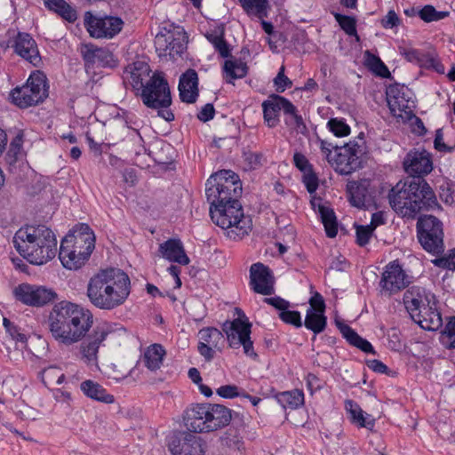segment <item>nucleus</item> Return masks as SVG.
Listing matches in <instances>:
<instances>
[{"instance_id":"nucleus-1","label":"nucleus","mask_w":455,"mask_h":455,"mask_svg":"<svg viewBox=\"0 0 455 455\" xmlns=\"http://www.w3.org/2000/svg\"><path fill=\"white\" fill-rule=\"evenodd\" d=\"M92 323L93 315L89 309L68 300L55 303L48 316L52 338L67 346L80 341Z\"/></svg>"},{"instance_id":"nucleus-2","label":"nucleus","mask_w":455,"mask_h":455,"mask_svg":"<svg viewBox=\"0 0 455 455\" xmlns=\"http://www.w3.org/2000/svg\"><path fill=\"white\" fill-rule=\"evenodd\" d=\"M388 200L393 210L406 219H415L421 211L441 208L434 190L422 179L398 182L389 191Z\"/></svg>"},{"instance_id":"nucleus-3","label":"nucleus","mask_w":455,"mask_h":455,"mask_svg":"<svg viewBox=\"0 0 455 455\" xmlns=\"http://www.w3.org/2000/svg\"><path fill=\"white\" fill-rule=\"evenodd\" d=\"M403 302L411 319L422 329L434 331L442 327L437 300L431 291L420 286H411L403 293Z\"/></svg>"},{"instance_id":"nucleus-4","label":"nucleus","mask_w":455,"mask_h":455,"mask_svg":"<svg viewBox=\"0 0 455 455\" xmlns=\"http://www.w3.org/2000/svg\"><path fill=\"white\" fill-rule=\"evenodd\" d=\"M231 411L220 404H196L185 411L184 423L194 433H209L228 425Z\"/></svg>"},{"instance_id":"nucleus-5","label":"nucleus","mask_w":455,"mask_h":455,"mask_svg":"<svg viewBox=\"0 0 455 455\" xmlns=\"http://www.w3.org/2000/svg\"><path fill=\"white\" fill-rule=\"evenodd\" d=\"M210 215L212 221L224 229L230 239H242L251 230V220L244 214L239 201L210 206Z\"/></svg>"},{"instance_id":"nucleus-6","label":"nucleus","mask_w":455,"mask_h":455,"mask_svg":"<svg viewBox=\"0 0 455 455\" xmlns=\"http://www.w3.org/2000/svg\"><path fill=\"white\" fill-rule=\"evenodd\" d=\"M205 194L211 206L239 201L242 185L238 175L230 170H221L212 174L207 180Z\"/></svg>"},{"instance_id":"nucleus-7","label":"nucleus","mask_w":455,"mask_h":455,"mask_svg":"<svg viewBox=\"0 0 455 455\" xmlns=\"http://www.w3.org/2000/svg\"><path fill=\"white\" fill-rule=\"evenodd\" d=\"M319 147L330 164L342 174L355 172L361 166L363 146L351 141L344 147L333 146L327 140L318 139Z\"/></svg>"},{"instance_id":"nucleus-8","label":"nucleus","mask_w":455,"mask_h":455,"mask_svg":"<svg viewBox=\"0 0 455 455\" xmlns=\"http://www.w3.org/2000/svg\"><path fill=\"white\" fill-rule=\"evenodd\" d=\"M114 280V267L100 269L91 277L87 296L90 301L101 309H111L114 307V286L109 283Z\"/></svg>"},{"instance_id":"nucleus-9","label":"nucleus","mask_w":455,"mask_h":455,"mask_svg":"<svg viewBox=\"0 0 455 455\" xmlns=\"http://www.w3.org/2000/svg\"><path fill=\"white\" fill-rule=\"evenodd\" d=\"M418 238L427 251L439 254L443 251V222L433 215H424L417 222Z\"/></svg>"},{"instance_id":"nucleus-10","label":"nucleus","mask_w":455,"mask_h":455,"mask_svg":"<svg viewBox=\"0 0 455 455\" xmlns=\"http://www.w3.org/2000/svg\"><path fill=\"white\" fill-rule=\"evenodd\" d=\"M154 43L156 51L160 57L169 56L172 59H175L184 52L187 36L182 28L170 25L169 27L160 28Z\"/></svg>"},{"instance_id":"nucleus-11","label":"nucleus","mask_w":455,"mask_h":455,"mask_svg":"<svg viewBox=\"0 0 455 455\" xmlns=\"http://www.w3.org/2000/svg\"><path fill=\"white\" fill-rule=\"evenodd\" d=\"M142 102L150 108H168L172 103L167 81L161 73H154L140 90Z\"/></svg>"},{"instance_id":"nucleus-12","label":"nucleus","mask_w":455,"mask_h":455,"mask_svg":"<svg viewBox=\"0 0 455 455\" xmlns=\"http://www.w3.org/2000/svg\"><path fill=\"white\" fill-rule=\"evenodd\" d=\"M243 317H238L232 322H226L223 325V331L227 335L230 347L239 348L242 346L243 353L247 356L256 359L258 355L254 351L250 336L251 325L244 315Z\"/></svg>"},{"instance_id":"nucleus-13","label":"nucleus","mask_w":455,"mask_h":455,"mask_svg":"<svg viewBox=\"0 0 455 455\" xmlns=\"http://www.w3.org/2000/svg\"><path fill=\"white\" fill-rule=\"evenodd\" d=\"M386 94L391 114L403 122L411 121L415 108L411 90L403 85L393 84L387 89Z\"/></svg>"},{"instance_id":"nucleus-14","label":"nucleus","mask_w":455,"mask_h":455,"mask_svg":"<svg viewBox=\"0 0 455 455\" xmlns=\"http://www.w3.org/2000/svg\"><path fill=\"white\" fill-rule=\"evenodd\" d=\"M39 230L43 238L36 245L20 254L29 264L42 266L55 258L57 252V239L53 231L48 227H42Z\"/></svg>"},{"instance_id":"nucleus-15","label":"nucleus","mask_w":455,"mask_h":455,"mask_svg":"<svg viewBox=\"0 0 455 455\" xmlns=\"http://www.w3.org/2000/svg\"><path fill=\"white\" fill-rule=\"evenodd\" d=\"M13 293L17 300L24 305L36 307H44L58 298L57 292L52 288L26 283L19 284Z\"/></svg>"},{"instance_id":"nucleus-16","label":"nucleus","mask_w":455,"mask_h":455,"mask_svg":"<svg viewBox=\"0 0 455 455\" xmlns=\"http://www.w3.org/2000/svg\"><path fill=\"white\" fill-rule=\"evenodd\" d=\"M410 283L409 276L396 261L387 264L379 281L380 294L391 297L398 293Z\"/></svg>"},{"instance_id":"nucleus-17","label":"nucleus","mask_w":455,"mask_h":455,"mask_svg":"<svg viewBox=\"0 0 455 455\" xmlns=\"http://www.w3.org/2000/svg\"><path fill=\"white\" fill-rule=\"evenodd\" d=\"M191 432H182L172 437L168 443L172 455H204V442Z\"/></svg>"},{"instance_id":"nucleus-18","label":"nucleus","mask_w":455,"mask_h":455,"mask_svg":"<svg viewBox=\"0 0 455 455\" xmlns=\"http://www.w3.org/2000/svg\"><path fill=\"white\" fill-rule=\"evenodd\" d=\"M399 52L404 59L420 68L433 69L439 74H443L445 68L440 62L435 49L419 50L412 47L400 46Z\"/></svg>"},{"instance_id":"nucleus-19","label":"nucleus","mask_w":455,"mask_h":455,"mask_svg":"<svg viewBox=\"0 0 455 455\" xmlns=\"http://www.w3.org/2000/svg\"><path fill=\"white\" fill-rule=\"evenodd\" d=\"M198 337V352L208 362L212 360L215 351H220L225 344V338L217 328H204L199 331Z\"/></svg>"},{"instance_id":"nucleus-20","label":"nucleus","mask_w":455,"mask_h":455,"mask_svg":"<svg viewBox=\"0 0 455 455\" xmlns=\"http://www.w3.org/2000/svg\"><path fill=\"white\" fill-rule=\"evenodd\" d=\"M70 234H67L60 241L59 259L62 266L69 270H77L85 264L91 255L85 254L84 250L72 246L70 243Z\"/></svg>"},{"instance_id":"nucleus-21","label":"nucleus","mask_w":455,"mask_h":455,"mask_svg":"<svg viewBox=\"0 0 455 455\" xmlns=\"http://www.w3.org/2000/svg\"><path fill=\"white\" fill-rule=\"evenodd\" d=\"M84 26L91 37H114V15L112 12L106 17H97L91 11L85 12Z\"/></svg>"},{"instance_id":"nucleus-22","label":"nucleus","mask_w":455,"mask_h":455,"mask_svg":"<svg viewBox=\"0 0 455 455\" xmlns=\"http://www.w3.org/2000/svg\"><path fill=\"white\" fill-rule=\"evenodd\" d=\"M250 279L255 292L263 295H270L274 292V277L271 270L264 264L258 262L251 266Z\"/></svg>"},{"instance_id":"nucleus-23","label":"nucleus","mask_w":455,"mask_h":455,"mask_svg":"<svg viewBox=\"0 0 455 455\" xmlns=\"http://www.w3.org/2000/svg\"><path fill=\"white\" fill-rule=\"evenodd\" d=\"M14 52L31 63L34 67H39L41 56L36 40L29 33L18 32L13 44Z\"/></svg>"},{"instance_id":"nucleus-24","label":"nucleus","mask_w":455,"mask_h":455,"mask_svg":"<svg viewBox=\"0 0 455 455\" xmlns=\"http://www.w3.org/2000/svg\"><path fill=\"white\" fill-rule=\"evenodd\" d=\"M108 331L103 326H96L92 332L86 333L81 339L80 352L82 357L88 364H91L97 359V353L100 343L105 340Z\"/></svg>"},{"instance_id":"nucleus-25","label":"nucleus","mask_w":455,"mask_h":455,"mask_svg":"<svg viewBox=\"0 0 455 455\" xmlns=\"http://www.w3.org/2000/svg\"><path fill=\"white\" fill-rule=\"evenodd\" d=\"M67 234L71 235L69 244L84 250L87 255H92L95 248L96 238L93 230L87 223H76Z\"/></svg>"},{"instance_id":"nucleus-26","label":"nucleus","mask_w":455,"mask_h":455,"mask_svg":"<svg viewBox=\"0 0 455 455\" xmlns=\"http://www.w3.org/2000/svg\"><path fill=\"white\" fill-rule=\"evenodd\" d=\"M403 167L411 176L427 175L433 169L430 155L426 150L410 151L403 161Z\"/></svg>"},{"instance_id":"nucleus-27","label":"nucleus","mask_w":455,"mask_h":455,"mask_svg":"<svg viewBox=\"0 0 455 455\" xmlns=\"http://www.w3.org/2000/svg\"><path fill=\"white\" fill-rule=\"evenodd\" d=\"M81 54L84 61V65L87 67H110L114 65L111 62L114 61L113 53L106 48L98 47L92 43L83 44L81 46Z\"/></svg>"},{"instance_id":"nucleus-28","label":"nucleus","mask_w":455,"mask_h":455,"mask_svg":"<svg viewBox=\"0 0 455 455\" xmlns=\"http://www.w3.org/2000/svg\"><path fill=\"white\" fill-rule=\"evenodd\" d=\"M264 120L268 127H275L278 123V113L281 109L286 112H292L293 104L285 98L272 94L268 100L262 103Z\"/></svg>"},{"instance_id":"nucleus-29","label":"nucleus","mask_w":455,"mask_h":455,"mask_svg":"<svg viewBox=\"0 0 455 455\" xmlns=\"http://www.w3.org/2000/svg\"><path fill=\"white\" fill-rule=\"evenodd\" d=\"M150 67L144 61H135L128 65L123 73V81L125 86L131 85L133 90L140 91L144 86V81L150 76Z\"/></svg>"},{"instance_id":"nucleus-30","label":"nucleus","mask_w":455,"mask_h":455,"mask_svg":"<svg viewBox=\"0 0 455 455\" xmlns=\"http://www.w3.org/2000/svg\"><path fill=\"white\" fill-rule=\"evenodd\" d=\"M179 92L183 102L194 103L198 96V76L196 70L189 68L180 77Z\"/></svg>"},{"instance_id":"nucleus-31","label":"nucleus","mask_w":455,"mask_h":455,"mask_svg":"<svg viewBox=\"0 0 455 455\" xmlns=\"http://www.w3.org/2000/svg\"><path fill=\"white\" fill-rule=\"evenodd\" d=\"M24 84L25 88H28L33 100L39 97L42 99L43 103L48 98L50 85L44 71L39 69L33 70Z\"/></svg>"},{"instance_id":"nucleus-32","label":"nucleus","mask_w":455,"mask_h":455,"mask_svg":"<svg viewBox=\"0 0 455 455\" xmlns=\"http://www.w3.org/2000/svg\"><path fill=\"white\" fill-rule=\"evenodd\" d=\"M159 252L164 259L171 262H176L183 266L188 265L190 262L180 239H169L161 243Z\"/></svg>"},{"instance_id":"nucleus-33","label":"nucleus","mask_w":455,"mask_h":455,"mask_svg":"<svg viewBox=\"0 0 455 455\" xmlns=\"http://www.w3.org/2000/svg\"><path fill=\"white\" fill-rule=\"evenodd\" d=\"M345 409L348 414L350 421L359 427H365L367 429H372L375 425L374 419L365 414L361 407L352 400H347L345 402Z\"/></svg>"},{"instance_id":"nucleus-34","label":"nucleus","mask_w":455,"mask_h":455,"mask_svg":"<svg viewBox=\"0 0 455 455\" xmlns=\"http://www.w3.org/2000/svg\"><path fill=\"white\" fill-rule=\"evenodd\" d=\"M44 7L57 14L62 20L74 23L77 20V12L66 0H44Z\"/></svg>"},{"instance_id":"nucleus-35","label":"nucleus","mask_w":455,"mask_h":455,"mask_svg":"<svg viewBox=\"0 0 455 455\" xmlns=\"http://www.w3.org/2000/svg\"><path fill=\"white\" fill-rule=\"evenodd\" d=\"M80 388L87 397L92 400L105 403H114V395L108 394L101 385L92 379L83 381Z\"/></svg>"},{"instance_id":"nucleus-36","label":"nucleus","mask_w":455,"mask_h":455,"mask_svg":"<svg viewBox=\"0 0 455 455\" xmlns=\"http://www.w3.org/2000/svg\"><path fill=\"white\" fill-rule=\"evenodd\" d=\"M9 99L13 105L21 109L42 104L41 98L38 97L37 99L33 100L32 95L29 93L28 88H25V84L21 86H16L12 89L10 92Z\"/></svg>"},{"instance_id":"nucleus-37","label":"nucleus","mask_w":455,"mask_h":455,"mask_svg":"<svg viewBox=\"0 0 455 455\" xmlns=\"http://www.w3.org/2000/svg\"><path fill=\"white\" fill-rule=\"evenodd\" d=\"M165 350L160 344H152L148 346L142 356L141 362L150 371H154L158 370L163 364Z\"/></svg>"},{"instance_id":"nucleus-38","label":"nucleus","mask_w":455,"mask_h":455,"mask_svg":"<svg viewBox=\"0 0 455 455\" xmlns=\"http://www.w3.org/2000/svg\"><path fill=\"white\" fill-rule=\"evenodd\" d=\"M336 324L342 333L343 337L353 346L358 347L362 351L370 354H375L374 348L371 344L359 336L351 327L347 324L336 321Z\"/></svg>"},{"instance_id":"nucleus-39","label":"nucleus","mask_w":455,"mask_h":455,"mask_svg":"<svg viewBox=\"0 0 455 455\" xmlns=\"http://www.w3.org/2000/svg\"><path fill=\"white\" fill-rule=\"evenodd\" d=\"M225 80L227 83H233L235 79L244 77L248 72L247 64L238 59L227 60L223 66Z\"/></svg>"},{"instance_id":"nucleus-40","label":"nucleus","mask_w":455,"mask_h":455,"mask_svg":"<svg viewBox=\"0 0 455 455\" xmlns=\"http://www.w3.org/2000/svg\"><path fill=\"white\" fill-rule=\"evenodd\" d=\"M131 292V281L123 270H116V306L123 304Z\"/></svg>"},{"instance_id":"nucleus-41","label":"nucleus","mask_w":455,"mask_h":455,"mask_svg":"<svg viewBox=\"0 0 455 455\" xmlns=\"http://www.w3.org/2000/svg\"><path fill=\"white\" fill-rule=\"evenodd\" d=\"M304 325L307 330L313 331L315 335L319 334L323 332L327 326V317L324 313L307 310Z\"/></svg>"},{"instance_id":"nucleus-42","label":"nucleus","mask_w":455,"mask_h":455,"mask_svg":"<svg viewBox=\"0 0 455 455\" xmlns=\"http://www.w3.org/2000/svg\"><path fill=\"white\" fill-rule=\"evenodd\" d=\"M245 12L251 17L264 19L267 16V0H239Z\"/></svg>"},{"instance_id":"nucleus-43","label":"nucleus","mask_w":455,"mask_h":455,"mask_svg":"<svg viewBox=\"0 0 455 455\" xmlns=\"http://www.w3.org/2000/svg\"><path fill=\"white\" fill-rule=\"evenodd\" d=\"M276 400L284 409H296L304 403V394L299 389L282 392L276 395Z\"/></svg>"},{"instance_id":"nucleus-44","label":"nucleus","mask_w":455,"mask_h":455,"mask_svg":"<svg viewBox=\"0 0 455 455\" xmlns=\"http://www.w3.org/2000/svg\"><path fill=\"white\" fill-rule=\"evenodd\" d=\"M318 212L326 235L331 238L335 237L338 233V224L334 212L331 208L321 204H318Z\"/></svg>"},{"instance_id":"nucleus-45","label":"nucleus","mask_w":455,"mask_h":455,"mask_svg":"<svg viewBox=\"0 0 455 455\" xmlns=\"http://www.w3.org/2000/svg\"><path fill=\"white\" fill-rule=\"evenodd\" d=\"M350 202L354 206L361 208L365 205L367 190L363 184L353 182L349 184Z\"/></svg>"},{"instance_id":"nucleus-46","label":"nucleus","mask_w":455,"mask_h":455,"mask_svg":"<svg viewBox=\"0 0 455 455\" xmlns=\"http://www.w3.org/2000/svg\"><path fill=\"white\" fill-rule=\"evenodd\" d=\"M365 65L376 75L386 77L389 75V71L383 61L376 55L369 51L364 53Z\"/></svg>"},{"instance_id":"nucleus-47","label":"nucleus","mask_w":455,"mask_h":455,"mask_svg":"<svg viewBox=\"0 0 455 455\" xmlns=\"http://www.w3.org/2000/svg\"><path fill=\"white\" fill-rule=\"evenodd\" d=\"M419 16L425 22L437 21L446 18L448 12H438L432 5H426L418 12Z\"/></svg>"},{"instance_id":"nucleus-48","label":"nucleus","mask_w":455,"mask_h":455,"mask_svg":"<svg viewBox=\"0 0 455 455\" xmlns=\"http://www.w3.org/2000/svg\"><path fill=\"white\" fill-rule=\"evenodd\" d=\"M334 18L348 36H356V21L355 18L339 13H334Z\"/></svg>"},{"instance_id":"nucleus-49","label":"nucleus","mask_w":455,"mask_h":455,"mask_svg":"<svg viewBox=\"0 0 455 455\" xmlns=\"http://www.w3.org/2000/svg\"><path fill=\"white\" fill-rule=\"evenodd\" d=\"M327 126L330 131L337 137L347 136L350 133V127L343 120L331 118Z\"/></svg>"},{"instance_id":"nucleus-50","label":"nucleus","mask_w":455,"mask_h":455,"mask_svg":"<svg viewBox=\"0 0 455 455\" xmlns=\"http://www.w3.org/2000/svg\"><path fill=\"white\" fill-rule=\"evenodd\" d=\"M436 267L455 271V248L447 251L443 257L432 260Z\"/></svg>"},{"instance_id":"nucleus-51","label":"nucleus","mask_w":455,"mask_h":455,"mask_svg":"<svg viewBox=\"0 0 455 455\" xmlns=\"http://www.w3.org/2000/svg\"><path fill=\"white\" fill-rule=\"evenodd\" d=\"M289 116L287 124L295 129L298 132L303 133L306 132V124L300 116L297 114V109L293 105L292 112H286Z\"/></svg>"},{"instance_id":"nucleus-52","label":"nucleus","mask_w":455,"mask_h":455,"mask_svg":"<svg viewBox=\"0 0 455 455\" xmlns=\"http://www.w3.org/2000/svg\"><path fill=\"white\" fill-rule=\"evenodd\" d=\"M208 40L213 44L214 48L220 52L221 57H228L229 54V48L222 36L208 35Z\"/></svg>"},{"instance_id":"nucleus-53","label":"nucleus","mask_w":455,"mask_h":455,"mask_svg":"<svg viewBox=\"0 0 455 455\" xmlns=\"http://www.w3.org/2000/svg\"><path fill=\"white\" fill-rule=\"evenodd\" d=\"M279 317L286 323L292 324L296 327L302 326L301 316L298 311H291L287 308L279 313Z\"/></svg>"},{"instance_id":"nucleus-54","label":"nucleus","mask_w":455,"mask_h":455,"mask_svg":"<svg viewBox=\"0 0 455 455\" xmlns=\"http://www.w3.org/2000/svg\"><path fill=\"white\" fill-rule=\"evenodd\" d=\"M276 91L278 92H284L287 88H291L292 85L291 81L284 75V67L282 66L277 76L274 79Z\"/></svg>"},{"instance_id":"nucleus-55","label":"nucleus","mask_w":455,"mask_h":455,"mask_svg":"<svg viewBox=\"0 0 455 455\" xmlns=\"http://www.w3.org/2000/svg\"><path fill=\"white\" fill-rule=\"evenodd\" d=\"M244 161L251 169H257L263 165L265 158L259 152H246L244 153Z\"/></svg>"},{"instance_id":"nucleus-56","label":"nucleus","mask_w":455,"mask_h":455,"mask_svg":"<svg viewBox=\"0 0 455 455\" xmlns=\"http://www.w3.org/2000/svg\"><path fill=\"white\" fill-rule=\"evenodd\" d=\"M28 233V228H20L16 231L14 234V236L12 237V243L16 251L19 252V254H21L22 252H25L28 251V248H25V236Z\"/></svg>"},{"instance_id":"nucleus-57","label":"nucleus","mask_w":455,"mask_h":455,"mask_svg":"<svg viewBox=\"0 0 455 455\" xmlns=\"http://www.w3.org/2000/svg\"><path fill=\"white\" fill-rule=\"evenodd\" d=\"M42 227H45L44 225H38L36 228L31 227L33 228V232L29 233L28 231L26 236H25V248H31L34 245H36L37 243L43 238V235H41V233H43L41 230H39Z\"/></svg>"},{"instance_id":"nucleus-58","label":"nucleus","mask_w":455,"mask_h":455,"mask_svg":"<svg viewBox=\"0 0 455 455\" xmlns=\"http://www.w3.org/2000/svg\"><path fill=\"white\" fill-rule=\"evenodd\" d=\"M374 228L371 226H360L356 229V241L360 246L366 245L371 236Z\"/></svg>"},{"instance_id":"nucleus-59","label":"nucleus","mask_w":455,"mask_h":455,"mask_svg":"<svg viewBox=\"0 0 455 455\" xmlns=\"http://www.w3.org/2000/svg\"><path fill=\"white\" fill-rule=\"evenodd\" d=\"M303 182L309 194H313L318 188V178L313 170L303 173Z\"/></svg>"},{"instance_id":"nucleus-60","label":"nucleus","mask_w":455,"mask_h":455,"mask_svg":"<svg viewBox=\"0 0 455 455\" xmlns=\"http://www.w3.org/2000/svg\"><path fill=\"white\" fill-rule=\"evenodd\" d=\"M307 310L311 312H325V303L323 296L319 292H315L309 299V307Z\"/></svg>"},{"instance_id":"nucleus-61","label":"nucleus","mask_w":455,"mask_h":455,"mask_svg":"<svg viewBox=\"0 0 455 455\" xmlns=\"http://www.w3.org/2000/svg\"><path fill=\"white\" fill-rule=\"evenodd\" d=\"M293 163L295 166L303 173L307 172L312 169V165L307 158L301 153L296 152L293 156Z\"/></svg>"},{"instance_id":"nucleus-62","label":"nucleus","mask_w":455,"mask_h":455,"mask_svg":"<svg viewBox=\"0 0 455 455\" xmlns=\"http://www.w3.org/2000/svg\"><path fill=\"white\" fill-rule=\"evenodd\" d=\"M216 393L223 398H234L241 395L238 387L235 385H226L220 387Z\"/></svg>"},{"instance_id":"nucleus-63","label":"nucleus","mask_w":455,"mask_h":455,"mask_svg":"<svg viewBox=\"0 0 455 455\" xmlns=\"http://www.w3.org/2000/svg\"><path fill=\"white\" fill-rule=\"evenodd\" d=\"M6 333H8L12 339L15 340L16 342H20L21 344L27 345L28 344V336L20 331V327L16 325L15 323L9 329V331H6Z\"/></svg>"},{"instance_id":"nucleus-64","label":"nucleus","mask_w":455,"mask_h":455,"mask_svg":"<svg viewBox=\"0 0 455 455\" xmlns=\"http://www.w3.org/2000/svg\"><path fill=\"white\" fill-rule=\"evenodd\" d=\"M444 333L451 339L449 348H455V317L451 318L445 326Z\"/></svg>"}]
</instances>
